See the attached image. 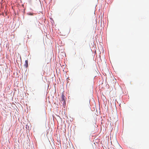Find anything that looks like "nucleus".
Segmentation results:
<instances>
[{"mask_svg": "<svg viewBox=\"0 0 149 149\" xmlns=\"http://www.w3.org/2000/svg\"><path fill=\"white\" fill-rule=\"evenodd\" d=\"M28 15H33V13H28Z\"/></svg>", "mask_w": 149, "mask_h": 149, "instance_id": "4", "label": "nucleus"}, {"mask_svg": "<svg viewBox=\"0 0 149 149\" xmlns=\"http://www.w3.org/2000/svg\"><path fill=\"white\" fill-rule=\"evenodd\" d=\"M24 66L26 68L28 67V61L27 60H25Z\"/></svg>", "mask_w": 149, "mask_h": 149, "instance_id": "3", "label": "nucleus"}, {"mask_svg": "<svg viewBox=\"0 0 149 149\" xmlns=\"http://www.w3.org/2000/svg\"><path fill=\"white\" fill-rule=\"evenodd\" d=\"M85 62L82 61L79 66V68L80 70L83 69L85 68Z\"/></svg>", "mask_w": 149, "mask_h": 149, "instance_id": "2", "label": "nucleus"}, {"mask_svg": "<svg viewBox=\"0 0 149 149\" xmlns=\"http://www.w3.org/2000/svg\"><path fill=\"white\" fill-rule=\"evenodd\" d=\"M65 96L63 93H62L61 96V103H62V104L63 105H65Z\"/></svg>", "mask_w": 149, "mask_h": 149, "instance_id": "1", "label": "nucleus"}]
</instances>
